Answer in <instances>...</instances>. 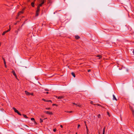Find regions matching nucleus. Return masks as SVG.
Instances as JSON below:
<instances>
[{
	"mask_svg": "<svg viewBox=\"0 0 134 134\" xmlns=\"http://www.w3.org/2000/svg\"><path fill=\"white\" fill-rule=\"evenodd\" d=\"M31 5L33 7H34L35 6L34 2H32L31 3Z\"/></svg>",
	"mask_w": 134,
	"mask_h": 134,
	"instance_id": "obj_15",
	"label": "nucleus"
},
{
	"mask_svg": "<svg viewBox=\"0 0 134 134\" xmlns=\"http://www.w3.org/2000/svg\"><path fill=\"white\" fill-rule=\"evenodd\" d=\"M71 74L74 77H75V74L74 72H71Z\"/></svg>",
	"mask_w": 134,
	"mask_h": 134,
	"instance_id": "obj_14",
	"label": "nucleus"
},
{
	"mask_svg": "<svg viewBox=\"0 0 134 134\" xmlns=\"http://www.w3.org/2000/svg\"><path fill=\"white\" fill-rule=\"evenodd\" d=\"M46 102H52V101L51 100H47Z\"/></svg>",
	"mask_w": 134,
	"mask_h": 134,
	"instance_id": "obj_20",
	"label": "nucleus"
},
{
	"mask_svg": "<svg viewBox=\"0 0 134 134\" xmlns=\"http://www.w3.org/2000/svg\"><path fill=\"white\" fill-rule=\"evenodd\" d=\"M72 104H74V105H76V106H78V107H81V105H80V104H77L76 103H72Z\"/></svg>",
	"mask_w": 134,
	"mask_h": 134,
	"instance_id": "obj_10",
	"label": "nucleus"
},
{
	"mask_svg": "<svg viewBox=\"0 0 134 134\" xmlns=\"http://www.w3.org/2000/svg\"><path fill=\"white\" fill-rule=\"evenodd\" d=\"M107 114H108V115H109V116H109V114H109V112H107Z\"/></svg>",
	"mask_w": 134,
	"mask_h": 134,
	"instance_id": "obj_33",
	"label": "nucleus"
},
{
	"mask_svg": "<svg viewBox=\"0 0 134 134\" xmlns=\"http://www.w3.org/2000/svg\"><path fill=\"white\" fill-rule=\"evenodd\" d=\"M46 93L47 94H48V93H49V92H46Z\"/></svg>",
	"mask_w": 134,
	"mask_h": 134,
	"instance_id": "obj_42",
	"label": "nucleus"
},
{
	"mask_svg": "<svg viewBox=\"0 0 134 134\" xmlns=\"http://www.w3.org/2000/svg\"><path fill=\"white\" fill-rule=\"evenodd\" d=\"M105 127H104L103 129L102 134H105Z\"/></svg>",
	"mask_w": 134,
	"mask_h": 134,
	"instance_id": "obj_12",
	"label": "nucleus"
},
{
	"mask_svg": "<svg viewBox=\"0 0 134 134\" xmlns=\"http://www.w3.org/2000/svg\"><path fill=\"white\" fill-rule=\"evenodd\" d=\"M13 110H14L15 112L17 113L18 112V111L14 107H13Z\"/></svg>",
	"mask_w": 134,
	"mask_h": 134,
	"instance_id": "obj_8",
	"label": "nucleus"
},
{
	"mask_svg": "<svg viewBox=\"0 0 134 134\" xmlns=\"http://www.w3.org/2000/svg\"><path fill=\"white\" fill-rule=\"evenodd\" d=\"M98 118H100V114H99L98 115Z\"/></svg>",
	"mask_w": 134,
	"mask_h": 134,
	"instance_id": "obj_22",
	"label": "nucleus"
},
{
	"mask_svg": "<svg viewBox=\"0 0 134 134\" xmlns=\"http://www.w3.org/2000/svg\"><path fill=\"white\" fill-rule=\"evenodd\" d=\"M44 112L47 114L51 115L52 114V112L51 111H44Z\"/></svg>",
	"mask_w": 134,
	"mask_h": 134,
	"instance_id": "obj_5",
	"label": "nucleus"
},
{
	"mask_svg": "<svg viewBox=\"0 0 134 134\" xmlns=\"http://www.w3.org/2000/svg\"><path fill=\"white\" fill-rule=\"evenodd\" d=\"M88 131H87V133H88Z\"/></svg>",
	"mask_w": 134,
	"mask_h": 134,
	"instance_id": "obj_44",
	"label": "nucleus"
},
{
	"mask_svg": "<svg viewBox=\"0 0 134 134\" xmlns=\"http://www.w3.org/2000/svg\"><path fill=\"white\" fill-rule=\"evenodd\" d=\"M75 38L76 39H78L80 38V37L78 35L75 36Z\"/></svg>",
	"mask_w": 134,
	"mask_h": 134,
	"instance_id": "obj_13",
	"label": "nucleus"
},
{
	"mask_svg": "<svg viewBox=\"0 0 134 134\" xmlns=\"http://www.w3.org/2000/svg\"><path fill=\"white\" fill-rule=\"evenodd\" d=\"M2 59H3V60L4 62V61H5V59H4V58L2 57Z\"/></svg>",
	"mask_w": 134,
	"mask_h": 134,
	"instance_id": "obj_34",
	"label": "nucleus"
},
{
	"mask_svg": "<svg viewBox=\"0 0 134 134\" xmlns=\"http://www.w3.org/2000/svg\"><path fill=\"white\" fill-rule=\"evenodd\" d=\"M76 134H77V133L76 132Z\"/></svg>",
	"mask_w": 134,
	"mask_h": 134,
	"instance_id": "obj_47",
	"label": "nucleus"
},
{
	"mask_svg": "<svg viewBox=\"0 0 134 134\" xmlns=\"http://www.w3.org/2000/svg\"><path fill=\"white\" fill-rule=\"evenodd\" d=\"M4 65H5V68H7V65H6V64H4Z\"/></svg>",
	"mask_w": 134,
	"mask_h": 134,
	"instance_id": "obj_36",
	"label": "nucleus"
},
{
	"mask_svg": "<svg viewBox=\"0 0 134 134\" xmlns=\"http://www.w3.org/2000/svg\"><path fill=\"white\" fill-rule=\"evenodd\" d=\"M64 97L63 96H61L59 97H58L57 96H56V97L58 99H61L63 98H64Z\"/></svg>",
	"mask_w": 134,
	"mask_h": 134,
	"instance_id": "obj_4",
	"label": "nucleus"
},
{
	"mask_svg": "<svg viewBox=\"0 0 134 134\" xmlns=\"http://www.w3.org/2000/svg\"><path fill=\"white\" fill-rule=\"evenodd\" d=\"M56 130V129L55 128L53 129V131L54 132H55Z\"/></svg>",
	"mask_w": 134,
	"mask_h": 134,
	"instance_id": "obj_28",
	"label": "nucleus"
},
{
	"mask_svg": "<svg viewBox=\"0 0 134 134\" xmlns=\"http://www.w3.org/2000/svg\"><path fill=\"white\" fill-rule=\"evenodd\" d=\"M99 134H100L99 133Z\"/></svg>",
	"mask_w": 134,
	"mask_h": 134,
	"instance_id": "obj_48",
	"label": "nucleus"
},
{
	"mask_svg": "<svg viewBox=\"0 0 134 134\" xmlns=\"http://www.w3.org/2000/svg\"><path fill=\"white\" fill-rule=\"evenodd\" d=\"M17 113L20 115H21V114L19 112V111H18V112Z\"/></svg>",
	"mask_w": 134,
	"mask_h": 134,
	"instance_id": "obj_27",
	"label": "nucleus"
},
{
	"mask_svg": "<svg viewBox=\"0 0 134 134\" xmlns=\"http://www.w3.org/2000/svg\"><path fill=\"white\" fill-rule=\"evenodd\" d=\"M50 108H46V109H47L48 110H50Z\"/></svg>",
	"mask_w": 134,
	"mask_h": 134,
	"instance_id": "obj_26",
	"label": "nucleus"
},
{
	"mask_svg": "<svg viewBox=\"0 0 134 134\" xmlns=\"http://www.w3.org/2000/svg\"><path fill=\"white\" fill-rule=\"evenodd\" d=\"M16 24H17V23H15V24H15V25H16Z\"/></svg>",
	"mask_w": 134,
	"mask_h": 134,
	"instance_id": "obj_43",
	"label": "nucleus"
},
{
	"mask_svg": "<svg viewBox=\"0 0 134 134\" xmlns=\"http://www.w3.org/2000/svg\"><path fill=\"white\" fill-rule=\"evenodd\" d=\"M133 54H134V49H133Z\"/></svg>",
	"mask_w": 134,
	"mask_h": 134,
	"instance_id": "obj_40",
	"label": "nucleus"
},
{
	"mask_svg": "<svg viewBox=\"0 0 134 134\" xmlns=\"http://www.w3.org/2000/svg\"><path fill=\"white\" fill-rule=\"evenodd\" d=\"M60 127H61V128H63V126L62 125H60Z\"/></svg>",
	"mask_w": 134,
	"mask_h": 134,
	"instance_id": "obj_38",
	"label": "nucleus"
},
{
	"mask_svg": "<svg viewBox=\"0 0 134 134\" xmlns=\"http://www.w3.org/2000/svg\"><path fill=\"white\" fill-rule=\"evenodd\" d=\"M86 125H87L86 124H85V125L86 126Z\"/></svg>",
	"mask_w": 134,
	"mask_h": 134,
	"instance_id": "obj_45",
	"label": "nucleus"
},
{
	"mask_svg": "<svg viewBox=\"0 0 134 134\" xmlns=\"http://www.w3.org/2000/svg\"><path fill=\"white\" fill-rule=\"evenodd\" d=\"M38 14H39V12H36V16H37L38 15Z\"/></svg>",
	"mask_w": 134,
	"mask_h": 134,
	"instance_id": "obj_18",
	"label": "nucleus"
},
{
	"mask_svg": "<svg viewBox=\"0 0 134 134\" xmlns=\"http://www.w3.org/2000/svg\"><path fill=\"white\" fill-rule=\"evenodd\" d=\"M41 3L39 5L37 6L39 7L40 8V7H41L42 5L44 3V0H41Z\"/></svg>",
	"mask_w": 134,
	"mask_h": 134,
	"instance_id": "obj_2",
	"label": "nucleus"
},
{
	"mask_svg": "<svg viewBox=\"0 0 134 134\" xmlns=\"http://www.w3.org/2000/svg\"><path fill=\"white\" fill-rule=\"evenodd\" d=\"M91 71V70L90 69L88 70L87 71L89 72Z\"/></svg>",
	"mask_w": 134,
	"mask_h": 134,
	"instance_id": "obj_35",
	"label": "nucleus"
},
{
	"mask_svg": "<svg viewBox=\"0 0 134 134\" xmlns=\"http://www.w3.org/2000/svg\"><path fill=\"white\" fill-rule=\"evenodd\" d=\"M113 100H117L114 94H113Z\"/></svg>",
	"mask_w": 134,
	"mask_h": 134,
	"instance_id": "obj_11",
	"label": "nucleus"
},
{
	"mask_svg": "<svg viewBox=\"0 0 134 134\" xmlns=\"http://www.w3.org/2000/svg\"><path fill=\"white\" fill-rule=\"evenodd\" d=\"M25 9V8H23L22 9V10L20 12L18 13V15H19L23 13V11Z\"/></svg>",
	"mask_w": 134,
	"mask_h": 134,
	"instance_id": "obj_3",
	"label": "nucleus"
},
{
	"mask_svg": "<svg viewBox=\"0 0 134 134\" xmlns=\"http://www.w3.org/2000/svg\"><path fill=\"white\" fill-rule=\"evenodd\" d=\"M4 64H6V62L5 61H4Z\"/></svg>",
	"mask_w": 134,
	"mask_h": 134,
	"instance_id": "obj_37",
	"label": "nucleus"
},
{
	"mask_svg": "<svg viewBox=\"0 0 134 134\" xmlns=\"http://www.w3.org/2000/svg\"><path fill=\"white\" fill-rule=\"evenodd\" d=\"M43 122V120L42 119H41L40 118V122L41 123L42 122Z\"/></svg>",
	"mask_w": 134,
	"mask_h": 134,
	"instance_id": "obj_21",
	"label": "nucleus"
},
{
	"mask_svg": "<svg viewBox=\"0 0 134 134\" xmlns=\"http://www.w3.org/2000/svg\"><path fill=\"white\" fill-rule=\"evenodd\" d=\"M10 29H11V28H10V25L9 26V29L8 30H7L6 31H5L4 32H3V33H2V35H4L6 33H7V32H8V31H9L10 30Z\"/></svg>",
	"mask_w": 134,
	"mask_h": 134,
	"instance_id": "obj_1",
	"label": "nucleus"
},
{
	"mask_svg": "<svg viewBox=\"0 0 134 134\" xmlns=\"http://www.w3.org/2000/svg\"><path fill=\"white\" fill-rule=\"evenodd\" d=\"M31 95L32 96H34V93H31Z\"/></svg>",
	"mask_w": 134,
	"mask_h": 134,
	"instance_id": "obj_31",
	"label": "nucleus"
},
{
	"mask_svg": "<svg viewBox=\"0 0 134 134\" xmlns=\"http://www.w3.org/2000/svg\"><path fill=\"white\" fill-rule=\"evenodd\" d=\"M40 11V8L39 7H37V10L36 11V12H39Z\"/></svg>",
	"mask_w": 134,
	"mask_h": 134,
	"instance_id": "obj_9",
	"label": "nucleus"
},
{
	"mask_svg": "<svg viewBox=\"0 0 134 134\" xmlns=\"http://www.w3.org/2000/svg\"><path fill=\"white\" fill-rule=\"evenodd\" d=\"M80 126V124L78 125L77 128H79V127Z\"/></svg>",
	"mask_w": 134,
	"mask_h": 134,
	"instance_id": "obj_29",
	"label": "nucleus"
},
{
	"mask_svg": "<svg viewBox=\"0 0 134 134\" xmlns=\"http://www.w3.org/2000/svg\"><path fill=\"white\" fill-rule=\"evenodd\" d=\"M31 120L32 121H33L34 122H35V119L34 118H31Z\"/></svg>",
	"mask_w": 134,
	"mask_h": 134,
	"instance_id": "obj_19",
	"label": "nucleus"
},
{
	"mask_svg": "<svg viewBox=\"0 0 134 134\" xmlns=\"http://www.w3.org/2000/svg\"><path fill=\"white\" fill-rule=\"evenodd\" d=\"M25 94L27 96H29L31 95V93L28 92L27 91H25Z\"/></svg>",
	"mask_w": 134,
	"mask_h": 134,
	"instance_id": "obj_7",
	"label": "nucleus"
},
{
	"mask_svg": "<svg viewBox=\"0 0 134 134\" xmlns=\"http://www.w3.org/2000/svg\"><path fill=\"white\" fill-rule=\"evenodd\" d=\"M18 32V31H15V33H16V34H17Z\"/></svg>",
	"mask_w": 134,
	"mask_h": 134,
	"instance_id": "obj_32",
	"label": "nucleus"
},
{
	"mask_svg": "<svg viewBox=\"0 0 134 134\" xmlns=\"http://www.w3.org/2000/svg\"><path fill=\"white\" fill-rule=\"evenodd\" d=\"M46 91H48V90H45Z\"/></svg>",
	"mask_w": 134,
	"mask_h": 134,
	"instance_id": "obj_46",
	"label": "nucleus"
},
{
	"mask_svg": "<svg viewBox=\"0 0 134 134\" xmlns=\"http://www.w3.org/2000/svg\"><path fill=\"white\" fill-rule=\"evenodd\" d=\"M66 112L67 113H71L72 112V111H66Z\"/></svg>",
	"mask_w": 134,
	"mask_h": 134,
	"instance_id": "obj_25",
	"label": "nucleus"
},
{
	"mask_svg": "<svg viewBox=\"0 0 134 134\" xmlns=\"http://www.w3.org/2000/svg\"><path fill=\"white\" fill-rule=\"evenodd\" d=\"M23 116L24 117V118L26 119H27L28 118L27 117V116L25 114H23Z\"/></svg>",
	"mask_w": 134,
	"mask_h": 134,
	"instance_id": "obj_16",
	"label": "nucleus"
},
{
	"mask_svg": "<svg viewBox=\"0 0 134 134\" xmlns=\"http://www.w3.org/2000/svg\"><path fill=\"white\" fill-rule=\"evenodd\" d=\"M97 105L98 106H100V107H102V106L100 104H97Z\"/></svg>",
	"mask_w": 134,
	"mask_h": 134,
	"instance_id": "obj_23",
	"label": "nucleus"
},
{
	"mask_svg": "<svg viewBox=\"0 0 134 134\" xmlns=\"http://www.w3.org/2000/svg\"><path fill=\"white\" fill-rule=\"evenodd\" d=\"M92 103H93V102L92 101H91L90 102V103L92 104H93Z\"/></svg>",
	"mask_w": 134,
	"mask_h": 134,
	"instance_id": "obj_41",
	"label": "nucleus"
},
{
	"mask_svg": "<svg viewBox=\"0 0 134 134\" xmlns=\"http://www.w3.org/2000/svg\"><path fill=\"white\" fill-rule=\"evenodd\" d=\"M86 129H87V131H88V127H87V125H86Z\"/></svg>",
	"mask_w": 134,
	"mask_h": 134,
	"instance_id": "obj_30",
	"label": "nucleus"
},
{
	"mask_svg": "<svg viewBox=\"0 0 134 134\" xmlns=\"http://www.w3.org/2000/svg\"><path fill=\"white\" fill-rule=\"evenodd\" d=\"M42 100H43L44 101L46 102L47 100H46V99H44L43 98Z\"/></svg>",
	"mask_w": 134,
	"mask_h": 134,
	"instance_id": "obj_24",
	"label": "nucleus"
},
{
	"mask_svg": "<svg viewBox=\"0 0 134 134\" xmlns=\"http://www.w3.org/2000/svg\"><path fill=\"white\" fill-rule=\"evenodd\" d=\"M12 73L15 76V77L16 78L17 77V76H16V74L15 72V71L14 70L12 71Z\"/></svg>",
	"mask_w": 134,
	"mask_h": 134,
	"instance_id": "obj_6",
	"label": "nucleus"
},
{
	"mask_svg": "<svg viewBox=\"0 0 134 134\" xmlns=\"http://www.w3.org/2000/svg\"><path fill=\"white\" fill-rule=\"evenodd\" d=\"M53 105H56V104H53Z\"/></svg>",
	"mask_w": 134,
	"mask_h": 134,
	"instance_id": "obj_39",
	"label": "nucleus"
},
{
	"mask_svg": "<svg viewBox=\"0 0 134 134\" xmlns=\"http://www.w3.org/2000/svg\"><path fill=\"white\" fill-rule=\"evenodd\" d=\"M96 57H99V59H100L102 57V56L100 55H97Z\"/></svg>",
	"mask_w": 134,
	"mask_h": 134,
	"instance_id": "obj_17",
	"label": "nucleus"
}]
</instances>
